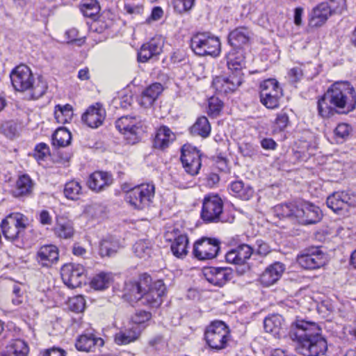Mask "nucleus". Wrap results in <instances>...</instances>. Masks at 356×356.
<instances>
[{
	"mask_svg": "<svg viewBox=\"0 0 356 356\" xmlns=\"http://www.w3.org/2000/svg\"><path fill=\"white\" fill-rule=\"evenodd\" d=\"M321 327L314 322L298 320L292 324L290 338L296 341V350L303 356H322L327 350V342Z\"/></svg>",
	"mask_w": 356,
	"mask_h": 356,
	"instance_id": "f257e3e1",
	"label": "nucleus"
},
{
	"mask_svg": "<svg viewBox=\"0 0 356 356\" xmlns=\"http://www.w3.org/2000/svg\"><path fill=\"white\" fill-rule=\"evenodd\" d=\"M355 106V91L348 81L334 83L318 101V111L323 118H329L335 113H349Z\"/></svg>",
	"mask_w": 356,
	"mask_h": 356,
	"instance_id": "f03ea898",
	"label": "nucleus"
},
{
	"mask_svg": "<svg viewBox=\"0 0 356 356\" xmlns=\"http://www.w3.org/2000/svg\"><path fill=\"white\" fill-rule=\"evenodd\" d=\"M10 80L13 88L19 92H27L29 99H36L42 97L47 89V84L42 77L34 80L29 67L24 65L17 66L10 73Z\"/></svg>",
	"mask_w": 356,
	"mask_h": 356,
	"instance_id": "7ed1b4c3",
	"label": "nucleus"
},
{
	"mask_svg": "<svg viewBox=\"0 0 356 356\" xmlns=\"http://www.w3.org/2000/svg\"><path fill=\"white\" fill-rule=\"evenodd\" d=\"M191 47L200 56H218L220 53V42L210 32H198L191 40Z\"/></svg>",
	"mask_w": 356,
	"mask_h": 356,
	"instance_id": "20e7f679",
	"label": "nucleus"
},
{
	"mask_svg": "<svg viewBox=\"0 0 356 356\" xmlns=\"http://www.w3.org/2000/svg\"><path fill=\"white\" fill-rule=\"evenodd\" d=\"M154 195V184L145 183L136 186L126 191L124 199L132 208L144 210L153 202Z\"/></svg>",
	"mask_w": 356,
	"mask_h": 356,
	"instance_id": "39448f33",
	"label": "nucleus"
},
{
	"mask_svg": "<svg viewBox=\"0 0 356 356\" xmlns=\"http://www.w3.org/2000/svg\"><path fill=\"white\" fill-rule=\"evenodd\" d=\"M229 338V327L221 321L211 322L204 331V339L211 349L219 350L225 348Z\"/></svg>",
	"mask_w": 356,
	"mask_h": 356,
	"instance_id": "423d86ee",
	"label": "nucleus"
},
{
	"mask_svg": "<svg viewBox=\"0 0 356 356\" xmlns=\"http://www.w3.org/2000/svg\"><path fill=\"white\" fill-rule=\"evenodd\" d=\"M116 129L127 136L130 143H136L146 129L145 123L140 117L122 116L115 122Z\"/></svg>",
	"mask_w": 356,
	"mask_h": 356,
	"instance_id": "0eeeda50",
	"label": "nucleus"
},
{
	"mask_svg": "<svg viewBox=\"0 0 356 356\" xmlns=\"http://www.w3.org/2000/svg\"><path fill=\"white\" fill-rule=\"evenodd\" d=\"M326 204L336 214L347 216L350 209L356 207L355 195L345 191L334 192L327 197Z\"/></svg>",
	"mask_w": 356,
	"mask_h": 356,
	"instance_id": "6e6552de",
	"label": "nucleus"
},
{
	"mask_svg": "<svg viewBox=\"0 0 356 356\" xmlns=\"http://www.w3.org/2000/svg\"><path fill=\"white\" fill-rule=\"evenodd\" d=\"M282 95V89L276 79H268L261 83L260 101L267 108H277Z\"/></svg>",
	"mask_w": 356,
	"mask_h": 356,
	"instance_id": "1a4fd4ad",
	"label": "nucleus"
},
{
	"mask_svg": "<svg viewBox=\"0 0 356 356\" xmlns=\"http://www.w3.org/2000/svg\"><path fill=\"white\" fill-rule=\"evenodd\" d=\"M223 202L218 195H208L204 197L201 211V218L204 222H222Z\"/></svg>",
	"mask_w": 356,
	"mask_h": 356,
	"instance_id": "9d476101",
	"label": "nucleus"
},
{
	"mask_svg": "<svg viewBox=\"0 0 356 356\" xmlns=\"http://www.w3.org/2000/svg\"><path fill=\"white\" fill-rule=\"evenodd\" d=\"M27 223L28 218L24 215L13 213L2 220L1 227L5 238L15 245L20 232L23 231L24 225Z\"/></svg>",
	"mask_w": 356,
	"mask_h": 356,
	"instance_id": "9b49d317",
	"label": "nucleus"
},
{
	"mask_svg": "<svg viewBox=\"0 0 356 356\" xmlns=\"http://www.w3.org/2000/svg\"><path fill=\"white\" fill-rule=\"evenodd\" d=\"M63 282L69 288L79 287L86 282L85 268L81 264H66L60 269Z\"/></svg>",
	"mask_w": 356,
	"mask_h": 356,
	"instance_id": "f8f14e48",
	"label": "nucleus"
},
{
	"mask_svg": "<svg viewBox=\"0 0 356 356\" xmlns=\"http://www.w3.org/2000/svg\"><path fill=\"white\" fill-rule=\"evenodd\" d=\"M220 243L217 238L203 237L195 243L193 254L199 260L212 259L218 255Z\"/></svg>",
	"mask_w": 356,
	"mask_h": 356,
	"instance_id": "ddd939ff",
	"label": "nucleus"
},
{
	"mask_svg": "<svg viewBox=\"0 0 356 356\" xmlns=\"http://www.w3.org/2000/svg\"><path fill=\"white\" fill-rule=\"evenodd\" d=\"M297 261L305 269L314 270L325 264V257L318 247H312L298 255Z\"/></svg>",
	"mask_w": 356,
	"mask_h": 356,
	"instance_id": "4468645a",
	"label": "nucleus"
},
{
	"mask_svg": "<svg viewBox=\"0 0 356 356\" xmlns=\"http://www.w3.org/2000/svg\"><path fill=\"white\" fill-rule=\"evenodd\" d=\"M180 160L188 174L192 176L198 174L202 164L201 154L197 148L190 145H184L181 148Z\"/></svg>",
	"mask_w": 356,
	"mask_h": 356,
	"instance_id": "2eb2a0df",
	"label": "nucleus"
},
{
	"mask_svg": "<svg viewBox=\"0 0 356 356\" xmlns=\"http://www.w3.org/2000/svg\"><path fill=\"white\" fill-rule=\"evenodd\" d=\"M296 211V220L302 225L316 224L323 216L320 208L309 202L298 205Z\"/></svg>",
	"mask_w": 356,
	"mask_h": 356,
	"instance_id": "dca6fc26",
	"label": "nucleus"
},
{
	"mask_svg": "<svg viewBox=\"0 0 356 356\" xmlns=\"http://www.w3.org/2000/svg\"><path fill=\"white\" fill-rule=\"evenodd\" d=\"M203 275L206 280L214 286L221 287L233 277V270L228 267H205Z\"/></svg>",
	"mask_w": 356,
	"mask_h": 356,
	"instance_id": "f3484780",
	"label": "nucleus"
},
{
	"mask_svg": "<svg viewBox=\"0 0 356 356\" xmlns=\"http://www.w3.org/2000/svg\"><path fill=\"white\" fill-rule=\"evenodd\" d=\"M164 41L160 36L152 38L149 41L144 43L138 52V61L146 63L150 60L157 58L162 52Z\"/></svg>",
	"mask_w": 356,
	"mask_h": 356,
	"instance_id": "a211bd4d",
	"label": "nucleus"
},
{
	"mask_svg": "<svg viewBox=\"0 0 356 356\" xmlns=\"http://www.w3.org/2000/svg\"><path fill=\"white\" fill-rule=\"evenodd\" d=\"M243 78L231 73L228 76H218L213 79L212 87L219 94H228L234 92L243 83Z\"/></svg>",
	"mask_w": 356,
	"mask_h": 356,
	"instance_id": "6ab92c4d",
	"label": "nucleus"
},
{
	"mask_svg": "<svg viewBox=\"0 0 356 356\" xmlns=\"http://www.w3.org/2000/svg\"><path fill=\"white\" fill-rule=\"evenodd\" d=\"M165 292L166 287L163 282L157 280L152 286L148 284L147 290L144 293L141 301L149 307H158L162 303Z\"/></svg>",
	"mask_w": 356,
	"mask_h": 356,
	"instance_id": "aec40b11",
	"label": "nucleus"
},
{
	"mask_svg": "<svg viewBox=\"0 0 356 356\" xmlns=\"http://www.w3.org/2000/svg\"><path fill=\"white\" fill-rule=\"evenodd\" d=\"M254 254V250L250 245L241 243L230 249L225 254L227 263L234 265H243Z\"/></svg>",
	"mask_w": 356,
	"mask_h": 356,
	"instance_id": "412c9836",
	"label": "nucleus"
},
{
	"mask_svg": "<svg viewBox=\"0 0 356 356\" xmlns=\"http://www.w3.org/2000/svg\"><path fill=\"white\" fill-rule=\"evenodd\" d=\"M150 282L151 277L146 275H143L138 281H129L125 284V295L131 300H141Z\"/></svg>",
	"mask_w": 356,
	"mask_h": 356,
	"instance_id": "4be33fe9",
	"label": "nucleus"
},
{
	"mask_svg": "<svg viewBox=\"0 0 356 356\" xmlns=\"http://www.w3.org/2000/svg\"><path fill=\"white\" fill-rule=\"evenodd\" d=\"M104 345L102 338L93 333H84L79 336L76 340L75 346L79 351L95 352Z\"/></svg>",
	"mask_w": 356,
	"mask_h": 356,
	"instance_id": "5701e85b",
	"label": "nucleus"
},
{
	"mask_svg": "<svg viewBox=\"0 0 356 356\" xmlns=\"http://www.w3.org/2000/svg\"><path fill=\"white\" fill-rule=\"evenodd\" d=\"M334 15L326 2H321L314 7L309 15V26L318 28L324 25L327 19Z\"/></svg>",
	"mask_w": 356,
	"mask_h": 356,
	"instance_id": "b1692460",
	"label": "nucleus"
},
{
	"mask_svg": "<svg viewBox=\"0 0 356 356\" xmlns=\"http://www.w3.org/2000/svg\"><path fill=\"white\" fill-rule=\"evenodd\" d=\"M227 66L230 72L234 75H239L243 78L242 69L245 66V60L242 49H232L226 55Z\"/></svg>",
	"mask_w": 356,
	"mask_h": 356,
	"instance_id": "393cba45",
	"label": "nucleus"
},
{
	"mask_svg": "<svg viewBox=\"0 0 356 356\" xmlns=\"http://www.w3.org/2000/svg\"><path fill=\"white\" fill-rule=\"evenodd\" d=\"M59 259L58 250L53 245H46L40 248L36 253L35 259L42 267H51Z\"/></svg>",
	"mask_w": 356,
	"mask_h": 356,
	"instance_id": "a878e982",
	"label": "nucleus"
},
{
	"mask_svg": "<svg viewBox=\"0 0 356 356\" xmlns=\"http://www.w3.org/2000/svg\"><path fill=\"white\" fill-rule=\"evenodd\" d=\"M106 116L105 110L99 104L90 106L83 114L82 121L91 128H97L103 123Z\"/></svg>",
	"mask_w": 356,
	"mask_h": 356,
	"instance_id": "bb28decb",
	"label": "nucleus"
},
{
	"mask_svg": "<svg viewBox=\"0 0 356 356\" xmlns=\"http://www.w3.org/2000/svg\"><path fill=\"white\" fill-rule=\"evenodd\" d=\"M285 270V266L279 261L268 266L260 276L262 285L269 286L276 283L282 277Z\"/></svg>",
	"mask_w": 356,
	"mask_h": 356,
	"instance_id": "cd10ccee",
	"label": "nucleus"
},
{
	"mask_svg": "<svg viewBox=\"0 0 356 356\" xmlns=\"http://www.w3.org/2000/svg\"><path fill=\"white\" fill-rule=\"evenodd\" d=\"M113 182L112 176L106 172L96 171L92 173L88 180V187L96 192L104 190Z\"/></svg>",
	"mask_w": 356,
	"mask_h": 356,
	"instance_id": "c85d7f7f",
	"label": "nucleus"
},
{
	"mask_svg": "<svg viewBox=\"0 0 356 356\" xmlns=\"http://www.w3.org/2000/svg\"><path fill=\"white\" fill-rule=\"evenodd\" d=\"M317 74L316 68L312 63H308L292 67L289 70L288 76L293 82H298L303 76H305L307 79H312Z\"/></svg>",
	"mask_w": 356,
	"mask_h": 356,
	"instance_id": "c756f323",
	"label": "nucleus"
},
{
	"mask_svg": "<svg viewBox=\"0 0 356 356\" xmlns=\"http://www.w3.org/2000/svg\"><path fill=\"white\" fill-rule=\"evenodd\" d=\"M175 134L167 127L161 126L156 131L153 145L154 148L165 149L175 140Z\"/></svg>",
	"mask_w": 356,
	"mask_h": 356,
	"instance_id": "7c9ffc66",
	"label": "nucleus"
},
{
	"mask_svg": "<svg viewBox=\"0 0 356 356\" xmlns=\"http://www.w3.org/2000/svg\"><path fill=\"white\" fill-rule=\"evenodd\" d=\"M29 348L22 339H13L0 352V356H27Z\"/></svg>",
	"mask_w": 356,
	"mask_h": 356,
	"instance_id": "2f4dec72",
	"label": "nucleus"
},
{
	"mask_svg": "<svg viewBox=\"0 0 356 356\" xmlns=\"http://www.w3.org/2000/svg\"><path fill=\"white\" fill-rule=\"evenodd\" d=\"M250 40V31L246 27H238L229 33L228 42L233 49H241Z\"/></svg>",
	"mask_w": 356,
	"mask_h": 356,
	"instance_id": "473e14b6",
	"label": "nucleus"
},
{
	"mask_svg": "<svg viewBox=\"0 0 356 356\" xmlns=\"http://www.w3.org/2000/svg\"><path fill=\"white\" fill-rule=\"evenodd\" d=\"M34 186V183L30 177L27 175L20 176L17 182L16 186L13 190V195L15 197H24L31 195Z\"/></svg>",
	"mask_w": 356,
	"mask_h": 356,
	"instance_id": "72a5a7b5",
	"label": "nucleus"
},
{
	"mask_svg": "<svg viewBox=\"0 0 356 356\" xmlns=\"http://www.w3.org/2000/svg\"><path fill=\"white\" fill-rule=\"evenodd\" d=\"M284 326V319L282 316L273 314L265 318L264 327L266 332L271 333L275 337H280Z\"/></svg>",
	"mask_w": 356,
	"mask_h": 356,
	"instance_id": "f704fd0d",
	"label": "nucleus"
},
{
	"mask_svg": "<svg viewBox=\"0 0 356 356\" xmlns=\"http://www.w3.org/2000/svg\"><path fill=\"white\" fill-rule=\"evenodd\" d=\"M54 232L58 238L69 239L74 236V229L72 222L63 217H58L56 218Z\"/></svg>",
	"mask_w": 356,
	"mask_h": 356,
	"instance_id": "c9c22d12",
	"label": "nucleus"
},
{
	"mask_svg": "<svg viewBox=\"0 0 356 356\" xmlns=\"http://www.w3.org/2000/svg\"><path fill=\"white\" fill-rule=\"evenodd\" d=\"M140 335V330L136 325L121 330L115 334L114 341L118 345H127L136 341Z\"/></svg>",
	"mask_w": 356,
	"mask_h": 356,
	"instance_id": "e433bc0d",
	"label": "nucleus"
},
{
	"mask_svg": "<svg viewBox=\"0 0 356 356\" xmlns=\"http://www.w3.org/2000/svg\"><path fill=\"white\" fill-rule=\"evenodd\" d=\"M211 129V125L207 118L202 116L198 118L191 127V133L193 136H199L205 138L210 135Z\"/></svg>",
	"mask_w": 356,
	"mask_h": 356,
	"instance_id": "4c0bfd02",
	"label": "nucleus"
},
{
	"mask_svg": "<svg viewBox=\"0 0 356 356\" xmlns=\"http://www.w3.org/2000/svg\"><path fill=\"white\" fill-rule=\"evenodd\" d=\"M229 189L234 196L245 200H249L254 193L252 188L249 185L245 186L242 181L232 182Z\"/></svg>",
	"mask_w": 356,
	"mask_h": 356,
	"instance_id": "58836bf2",
	"label": "nucleus"
},
{
	"mask_svg": "<svg viewBox=\"0 0 356 356\" xmlns=\"http://www.w3.org/2000/svg\"><path fill=\"white\" fill-rule=\"evenodd\" d=\"M19 238H17L15 246L20 248H26L31 246L33 243L36 234L33 229L28 227V223L24 225L23 231L20 232Z\"/></svg>",
	"mask_w": 356,
	"mask_h": 356,
	"instance_id": "ea45409f",
	"label": "nucleus"
},
{
	"mask_svg": "<svg viewBox=\"0 0 356 356\" xmlns=\"http://www.w3.org/2000/svg\"><path fill=\"white\" fill-rule=\"evenodd\" d=\"M63 193L66 198L77 200L83 194V188L79 181L73 179L65 184Z\"/></svg>",
	"mask_w": 356,
	"mask_h": 356,
	"instance_id": "a19ab883",
	"label": "nucleus"
},
{
	"mask_svg": "<svg viewBox=\"0 0 356 356\" xmlns=\"http://www.w3.org/2000/svg\"><path fill=\"white\" fill-rule=\"evenodd\" d=\"M163 90V86L159 83H154L148 86L142 93L143 104L151 105Z\"/></svg>",
	"mask_w": 356,
	"mask_h": 356,
	"instance_id": "79ce46f5",
	"label": "nucleus"
},
{
	"mask_svg": "<svg viewBox=\"0 0 356 356\" xmlns=\"http://www.w3.org/2000/svg\"><path fill=\"white\" fill-rule=\"evenodd\" d=\"M188 239L186 235L178 236L171 245V250L173 254L181 258L186 256L188 253Z\"/></svg>",
	"mask_w": 356,
	"mask_h": 356,
	"instance_id": "37998d69",
	"label": "nucleus"
},
{
	"mask_svg": "<svg viewBox=\"0 0 356 356\" xmlns=\"http://www.w3.org/2000/svg\"><path fill=\"white\" fill-rule=\"evenodd\" d=\"M112 279L111 273L100 272L92 277L90 281V286L95 290H104L108 288Z\"/></svg>",
	"mask_w": 356,
	"mask_h": 356,
	"instance_id": "c03bdc74",
	"label": "nucleus"
},
{
	"mask_svg": "<svg viewBox=\"0 0 356 356\" xmlns=\"http://www.w3.org/2000/svg\"><path fill=\"white\" fill-rule=\"evenodd\" d=\"M54 116L57 122L60 124H65L70 122L73 117L72 106L68 104L63 106L56 105Z\"/></svg>",
	"mask_w": 356,
	"mask_h": 356,
	"instance_id": "a18cd8bd",
	"label": "nucleus"
},
{
	"mask_svg": "<svg viewBox=\"0 0 356 356\" xmlns=\"http://www.w3.org/2000/svg\"><path fill=\"white\" fill-rule=\"evenodd\" d=\"M71 138V133L66 128H59L53 134L52 144L58 147H65L70 143Z\"/></svg>",
	"mask_w": 356,
	"mask_h": 356,
	"instance_id": "49530a36",
	"label": "nucleus"
},
{
	"mask_svg": "<svg viewBox=\"0 0 356 356\" xmlns=\"http://www.w3.org/2000/svg\"><path fill=\"white\" fill-rule=\"evenodd\" d=\"M136 256L146 259L152 253V243L149 240H140L133 247Z\"/></svg>",
	"mask_w": 356,
	"mask_h": 356,
	"instance_id": "de8ad7c7",
	"label": "nucleus"
},
{
	"mask_svg": "<svg viewBox=\"0 0 356 356\" xmlns=\"http://www.w3.org/2000/svg\"><path fill=\"white\" fill-rule=\"evenodd\" d=\"M297 206L292 203L278 204L275 207V213L280 218H289L296 220Z\"/></svg>",
	"mask_w": 356,
	"mask_h": 356,
	"instance_id": "09e8293b",
	"label": "nucleus"
},
{
	"mask_svg": "<svg viewBox=\"0 0 356 356\" xmlns=\"http://www.w3.org/2000/svg\"><path fill=\"white\" fill-rule=\"evenodd\" d=\"M253 256H259L260 257H264L271 252L272 249L270 245L261 239H257L255 242L254 247Z\"/></svg>",
	"mask_w": 356,
	"mask_h": 356,
	"instance_id": "8fccbe9b",
	"label": "nucleus"
},
{
	"mask_svg": "<svg viewBox=\"0 0 356 356\" xmlns=\"http://www.w3.org/2000/svg\"><path fill=\"white\" fill-rule=\"evenodd\" d=\"M1 131L7 138L13 139L18 135L17 124L13 121L5 122L1 124Z\"/></svg>",
	"mask_w": 356,
	"mask_h": 356,
	"instance_id": "3c124183",
	"label": "nucleus"
},
{
	"mask_svg": "<svg viewBox=\"0 0 356 356\" xmlns=\"http://www.w3.org/2000/svg\"><path fill=\"white\" fill-rule=\"evenodd\" d=\"M223 103L216 97H212L209 99L208 113L209 115L216 117L219 115L222 108Z\"/></svg>",
	"mask_w": 356,
	"mask_h": 356,
	"instance_id": "603ef678",
	"label": "nucleus"
},
{
	"mask_svg": "<svg viewBox=\"0 0 356 356\" xmlns=\"http://www.w3.org/2000/svg\"><path fill=\"white\" fill-rule=\"evenodd\" d=\"M195 0H172L174 9L179 14L190 10L193 5Z\"/></svg>",
	"mask_w": 356,
	"mask_h": 356,
	"instance_id": "864d4df0",
	"label": "nucleus"
},
{
	"mask_svg": "<svg viewBox=\"0 0 356 356\" xmlns=\"http://www.w3.org/2000/svg\"><path fill=\"white\" fill-rule=\"evenodd\" d=\"M118 246L106 240H103L99 246V254L102 257H111L117 252Z\"/></svg>",
	"mask_w": 356,
	"mask_h": 356,
	"instance_id": "5fc2aeb1",
	"label": "nucleus"
},
{
	"mask_svg": "<svg viewBox=\"0 0 356 356\" xmlns=\"http://www.w3.org/2000/svg\"><path fill=\"white\" fill-rule=\"evenodd\" d=\"M49 154V148L47 144L41 143L35 146L33 156L38 161H44Z\"/></svg>",
	"mask_w": 356,
	"mask_h": 356,
	"instance_id": "6e6d98bb",
	"label": "nucleus"
},
{
	"mask_svg": "<svg viewBox=\"0 0 356 356\" xmlns=\"http://www.w3.org/2000/svg\"><path fill=\"white\" fill-rule=\"evenodd\" d=\"M326 3L333 15L341 14L346 8V0H328Z\"/></svg>",
	"mask_w": 356,
	"mask_h": 356,
	"instance_id": "4d7b16f0",
	"label": "nucleus"
},
{
	"mask_svg": "<svg viewBox=\"0 0 356 356\" xmlns=\"http://www.w3.org/2000/svg\"><path fill=\"white\" fill-rule=\"evenodd\" d=\"M351 130L348 124L341 123L335 128L334 133L337 139L344 140L350 135Z\"/></svg>",
	"mask_w": 356,
	"mask_h": 356,
	"instance_id": "13d9d810",
	"label": "nucleus"
},
{
	"mask_svg": "<svg viewBox=\"0 0 356 356\" xmlns=\"http://www.w3.org/2000/svg\"><path fill=\"white\" fill-rule=\"evenodd\" d=\"M85 300L83 296H75L70 300V309L75 312H81L85 309Z\"/></svg>",
	"mask_w": 356,
	"mask_h": 356,
	"instance_id": "bf43d9fd",
	"label": "nucleus"
},
{
	"mask_svg": "<svg viewBox=\"0 0 356 356\" xmlns=\"http://www.w3.org/2000/svg\"><path fill=\"white\" fill-rule=\"evenodd\" d=\"M81 10L84 15L92 17L99 12V6L97 1H95L90 3H83Z\"/></svg>",
	"mask_w": 356,
	"mask_h": 356,
	"instance_id": "052dcab7",
	"label": "nucleus"
},
{
	"mask_svg": "<svg viewBox=\"0 0 356 356\" xmlns=\"http://www.w3.org/2000/svg\"><path fill=\"white\" fill-rule=\"evenodd\" d=\"M152 317V314L149 312L145 311L137 312L135 315L132 317V321L138 327V325L144 323L149 321Z\"/></svg>",
	"mask_w": 356,
	"mask_h": 356,
	"instance_id": "680f3d73",
	"label": "nucleus"
},
{
	"mask_svg": "<svg viewBox=\"0 0 356 356\" xmlns=\"http://www.w3.org/2000/svg\"><path fill=\"white\" fill-rule=\"evenodd\" d=\"M275 123L280 131H283L289 123L288 115L284 111L277 113Z\"/></svg>",
	"mask_w": 356,
	"mask_h": 356,
	"instance_id": "e2e57ef3",
	"label": "nucleus"
},
{
	"mask_svg": "<svg viewBox=\"0 0 356 356\" xmlns=\"http://www.w3.org/2000/svg\"><path fill=\"white\" fill-rule=\"evenodd\" d=\"M124 10L129 14L139 15L143 14L144 8L141 5L126 4L124 6Z\"/></svg>",
	"mask_w": 356,
	"mask_h": 356,
	"instance_id": "0e129e2a",
	"label": "nucleus"
},
{
	"mask_svg": "<svg viewBox=\"0 0 356 356\" xmlns=\"http://www.w3.org/2000/svg\"><path fill=\"white\" fill-rule=\"evenodd\" d=\"M163 11L161 7H154L152 10L150 16L146 19V22L149 23L151 21H158L163 17Z\"/></svg>",
	"mask_w": 356,
	"mask_h": 356,
	"instance_id": "69168bd1",
	"label": "nucleus"
},
{
	"mask_svg": "<svg viewBox=\"0 0 356 356\" xmlns=\"http://www.w3.org/2000/svg\"><path fill=\"white\" fill-rule=\"evenodd\" d=\"M65 351L60 348L53 347L49 349H47L43 356H65Z\"/></svg>",
	"mask_w": 356,
	"mask_h": 356,
	"instance_id": "338daca9",
	"label": "nucleus"
},
{
	"mask_svg": "<svg viewBox=\"0 0 356 356\" xmlns=\"http://www.w3.org/2000/svg\"><path fill=\"white\" fill-rule=\"evenodd\" d=\"M40 222L41 224L46 225L51 224V217L47 210H42L40 213Z\"/></svg>",
	"mask_w": 356,
	"mask_h": 356,
	"instance_id": "774afa93",
	"label": "nucleus"
}]
</instances>
